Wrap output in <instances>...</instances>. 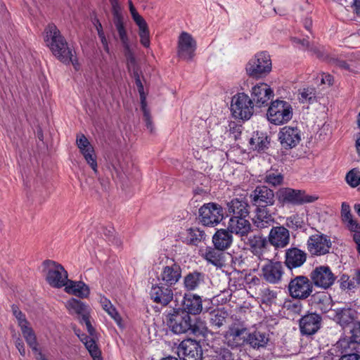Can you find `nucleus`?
<instances>
[{
  "label": "nucleus",
  "mask_w": 360,
  "mask_h": 360,
  "mask_svg": "<svg viewBox=\"0 0 360 360\" xmlns=\"http://www.w3.org/2000/svg\"><path fill=\"white\" fill-rule=\"evenodd\" d=\"M293 115L291 104L285 101L276 100L271 103L266 113L268 120L275 125L288 122Z\"/></svg>",
  "instance_id": "39448f33"
},
{
  "label": "nucleus",
  "mask_w": 360,
  "mask_h": 360,
  "mask_svg": "<svg viewBox=\"0 0 360 360\" xmlns=\"http://www.w3.org/2000/svg\"><path fill=\"white\" fill-rule=\"evenodd\" d=\"M285 224L292 229H298L302 227L303 221L297 214H293L287 217Z\"/></svg>",
  "instance_id": "864d4df0"
},
{
  "label": "nucleus",
  "mask_w": 360,
  "mask_h": 360,
  "mask_svg": "<svg viewBox=\"0 0 360 360\" xmlns=\"http://www.w3.org/2000/svg\"><path fill=\"white\" fill-rule=\"evenodd\" d=\"M247 245L250 251L259 259H264V254L267 252L268 241L261 235L250 236L248 238Z\"/></svg>",
  "instance_id": "c85d7f7f"
},
{
  "label": "nucleus",
  "mask_w": 360,
  "mask_h": 360,
  "mask_svg": "<svg viewBox=\"0 0 360 360\" xmlns=\"http://www.w3.org/2000/svg\"><path fill=\"white\" fill-rule=\"evenodd\" d=\"M228 316L226 311L221 309H214L209 313V321L212 327L221 328L225 323Z\"/></svg>",
  "instance_id": "ea45409f"
},
{
  "label": "nucleus",
  "mask_w": 360,
  "mask_h": 360,
  "mask_svg": "<svg viewBox=\"0 0 360 360\" xmlns=\"http://www.w3.org/2000/svg\"><path fill=\"white\" fill-rule=\"evenodd\" d=\"M133 74H134V77L135 78L136 85L137 86L138 91L140 95L141 105L146 103V96L144 92L143 85L140 79L139 71H134V72H133Z\"/></svg>",
  "instance_id": "5fc2aeb1"
},
{
  "label": "nucleus",
  "mask_w": 360,
  "mask_h": 360,
  "mask_svg": "<svg viewBox=\"0 0 360 360\" xmlns=\"http://www.w3.org/2000/svg\"><path fill=\"white\" fill-rule=\"evenodd\" d=\"M249 204L245 199L233 198L227 203L229 213L231 217H249Z\"/></svg>",
  "instance_id": "c756f323"
},
{
  "label": "nucleus",
  "mask_w": 360,
  "mask_h": 360,
  "mask_svg": "<svg viewBox=\"0 0 360 360\" xmlns=\"http://www.w3.org/2000/svg\"><path fill=\"white\" fill-rule=\"evenodd\" d=\"M335 278L328 266H317L311 273V279L314 284L323 289L329 288L334 283Z\"/></svg>",
  "instance_id": "dca6fc26"
},
{
  "label": "nucleus",
  "mask_w": 360,
  "mask_h": 360,
  "mask_svg": "<svg viewBox=\"0 0 360 360\" xmlns=\"http://www.w3.org/2000/svg\"><path fill=\"white\" fill-rule=\"evenodd\" d=\"M356 282L354 278H351L346 274H342L338 276L337 283L339 284L342 290H352L356 288Z\"/></svg>",
  "instance_id": "a18cd8bd"
},
{
  "label": "nucleus",
  "mask_w": 360,
  "mask_h": 360,
  "mask_svg": "<svg viewBox=\"0 0 360 360\" xmlns=\"http://www.w3.org/2000/svg\"><path fill=\"white\" fill-rule=\"evenodd\" d=\"M283 181V174L275 170L268 171L264 177V182L274 186L281 185Z\"/></svg>",
  "instance_id": "de8ad7c7"
},
{
  "label": "nucleus",
  "mask_w": 360,
  "mask_h": 360,
  "mask_svg": "<svg viewBox=\"0 0 360 360\" xmlns=\"http://www.w3.org/2000/svg\"><path fill=\"white\" fill-rule=\"evenodd\" d=\"M65 307L70 314L77 315L81 324L86 326L89 335L82 333L79 330H75V333L84 345L93 360H103L101 351L97 344L98 338L96 330L90 321L89 307L75 298L68 300Z\"/></svg>",
  "instance_id": "f257e3e1"
},
{
  "label": "nucleus",
  "mask_w": 360,
  "mask_h": 360,
  "mask_svg": "<svg viewBox=\"0 0 360 360\" xmlns=\"http://www.w3.org/2000/svg\"><path fill=\"white\" fill-rule=\"evenodd\" d=\"M106 312L111 316V318L114 319L118 326H121L122 318L115 307H112L110 309H108L106 311Z\"/></svg>",
  "instance_id": "680f3d73"
},
{
  "label": "nucleus",
  "mask_w": 360,
  "mask_h": 360,
  "mask_svg": "<svg viewBox=\"0 0 360 360\" xmlns=\"http://www.w3.org/2000/svg\"><path fill=\"white\" fill-rule=\"evenodd\" d=\"M278 140L285 149L295 148L301 141V131L297 127H283L278 132Z\"/></svg>",
  "instance_id": "6ab92c4d"
},
{
  "label": "nucleus",
  "mask_w": 360,
  "mask_h": 360,
  "mask_svg": "<svg viewBox=\"0 0 360 360\" xmlns=\"http://www.w3.org/2000/svg\"><path fill=\"white\" fill-rule=\"evenodd\" d=\"M110 5L112 7V13L113 15V23L117 32L119 39L123 47L127 46V45L130 44V41L127 35L126 27L124 26L123 16L121 13L120 5L119 2Z\"/></svg>",
  "instance_id": "5701e85b"
},
{
  "label": "nucleus",
  "mask_w": 360,
  "mask_h": 360,
  "mask_svg": "<svg viewBox=\"0 0 360 360\" xmlns=\"http://www.w3.org/2000/svg\"><path fill=\"white\" fill-rule=\"evenodd\" d=\"M333 319L342 328L352 323L354 320V311L349 308H338L333 310Z\"/></svg>",
  "instance_id": "4c0bfd02"
},
{
  "label": "nucleus",
  "mask_w": 360,
  "mask_h": 360,
  "mask_svg": "<svg viewBox=\"0 0 360 360\" xmlns=\"http://www.w3.org/2000/svg\"><path fill=\"white\" fill-rule=\"evenodd\" d=\"M285 307L294 314H300L302 306L300 300L289 301L285 303Z\"/></svg>",
  "instance_id": "bf43d9fd"
},
{
  "label": "nucleus",
  "mask_w": 360,
  "mask_h": 360,
  "mask_svg": "<svg viewBox=\"0 0 360 360\" xmlns=\"http://www.w3.org/2000/svg\"><path fill=\"white\" fill-rule=\"evenodd\" d=\"M246 331V328L240 322H235L229 326V328L224 334V340L231 347H238L240 346L243 342V337Z\"/></svg>",
  "instance_id": "aec40b11"
},
{
  "label": "nucleus",
  "mask_w": 360,
  "mask_h": 360,
  "mask_svg": "<svg viewBox=\"0 0 360 360\" xmlns=\"http://www.w3.org/2000/svg\"><path fill=\"white\" fill-rule=\"evenodd\" d=\"M311 305L322 313L329 311L332 307L329 296L325 293H316L311 298Z\"/></svg>",
  "instance_id": "e433bc0d"
},
{
  "label": "nucleus",
  "mask_w": 360,
  "mask_h": 360,
  "mask_svg": "<svg viewBox=\"0 0 360 360\" xmlns=\"http://www.w3.org/2000/svg\"><path fill=\"white\" fill-rule=\"evenodd\" d=\"M124 56L127 59V67L129 70H132L133 72L134 71H138L136 68V60L133 53V51L131 48V45H127V46H124Z\"/></svg>",
  "instance_id": "603ef678"
},
{
  "label": "nucleus",
  "mask_w": 360,
  "mask_h": 360,
  "mask_svg": "<svg viewBox=\"0 0 360 360\" xmlns=\"http://www.w3.org/2000/svg\"><path fill=\"white\" fill-rule=\"evenodd\" d=\"M221 249L212 247H207L205 249L200 250V255L209 263L216 266H221L224 262V255Z\"/></svg>",
  "instance_id": "7c9ffc66"
},
{
  "label": "nucleus",
  "mask_w": 360,
  "mask_h": 360,
  "mask_svg": "<svg viewBox=\"0 0 360 360\" xmlns=\"http://www.w3.org/2000/svg\"><path fill=\"white\" fill-rule=\"evenodd\" d=\"M276 298V292L268 288L260 289L259 293V299L262 304L271 305L275 302Z\"/></svg>",
  "instance_id": "09e8293b"
},
{
  "label": "nucleus",
  "mask_w": 360,
  "mask_h": 360,
  "mask_svg": "<svg viewBox=\"0 0 360 360\" xmlns=\"http://www.w3.org/2000/svg\"><path fill=\"white\" fill-rule=\"evenodd\" d=\"M333 242L329 236L320 231L311 235L307 241V248L311 256L320 257L328 254Z\"/></svg>",
  "instance_id": "1a4fd4ad"
},
{
  "label": "nucleus",
  "mask_w": 360,
  "mask_h": 360,
  "mask_svg": "<svg viewBox=\"0 0 360 360\" xmlns=\"http://www.w3.org/2000/svg\"><path fill=\"white\" fill-rule=\"evenodd\" d=\"M20 329L27 345L32 348V350L37 351L38 344L37 342V338L34 330L30 326V323L20 327Z\"/></svg>",
  "instance_id": "79ce46f5"
},
{
  "label": "nucleus",
  "mask_w": 360,
  "mask_h": 360,
  "mask_svg": "<svg viewBox=\"0 0 360 360\" xmlns=\"http://www.w3.org/2000/svg\"><path fill=\"white\" fill-rule=\"evenodd\" d=\"M230 110L234 118L248 120L254 112L252 100L245 93H238L231 98Z\"/></svg>",
  "instance_id": "6e6552de"
},
{
  "label": "nucleus",
  "mask_w": 360,
  "mask_h": 360,
  "mask_svg": "<svg viewBox=\"0 0 360 360\" xmlns=\"http://www.w3.org/2000/svg\"><path fill=\"white\" fill-rule=\"evenodd\" d=\"M272 68L269 54L266 51L256 53L247 63V74L253 78L259 79L268 75Z\"/></svg>",
  "instance_id": "423d86ee"
},
{
  "label": "nucleus",
  "mask_w": 360,
  "mask_h": 360,
  "mask_svg": "<svg viewBox=\"0 0 360 360\" xmlns=\"http://www.w3.org/2000/svg\"><path fill=\"white\" fill-rule=\"evenodd\" d=\"M182 311H186L187 314H199L202 310V301L200 296L196 294L188 293L185 294L182 303Z\"/></svg>",
  "instance_id": "bb28decb"
},
{
  "label": "nucleus",
  "mask_w": 360,
  "mask_h": 360,
  "mask_svg": "<svg viewBox=\"0 0 360 360\" xmlns=\"http://www.w3.org/2000/svg\"><path fill=\"white\" fill-rule=\"evenodd\" d=\"M128 3H129V8L130 13H131L132 19L134 20L135 23L144 20L143 18L141 15H140L139 14V13L136 11L132 1L131 0H129Z\"/></svg>",
  "instance_id": "052dcab7"
},
{
  "label": "nucleus",
  "mask_w": 360,
  "mask_h": 360,
  "mask_svg": "<svg viewBox=\"0 0 360 360\" xmlns=\"http://www.w3.org/2000/svg\"><path fill=\"white\" fill-rule=\"evenodd\" d=\"M204 281V274L193 271L188 274L184 278V288L188 291L196 290Z\"/></svg>",
  "instance_id": "58836bf2"
},
{
  "label": "nucleus",
  "mask_w": 360,
  "mask_h": 360,
  "mask_svg": "<svg viewBox=\"0 0 360 360\" xmlns=\"http://www.w3.org/2000/svg\"><path fill=\"white\" fill-rule=\"evenodd\" d=\"M249 143L251 149L261 152L269 148L270 140L266 133L256 131L250 139Z\"/></svg>",
  "instance_id": "c9c22d12"
},
{
  "label": "nucleus",
  "mask_w": 360,
  "mask_h": 360,
  "mask_svg": "<svg viewBox=\"0 0 360 360\" xmlns=\"http://www.w3.org/2000/svg\"><path fill=\"white\" fill-rule=\"evenodd\" d=\"M167 323L170 330L175 334H182L189 332L191 327V318L186 311L180 309L169 314L167 318Z\"/></svg>",
  "instance_id": "9b49d317"
},
{
  "label": "nucleus",
  "mask_w": 360,
  "mask_h": 360,
  "mask_svg": "<svg viewBox=\"0 0 360 360\" xmlns=\"http://www.w3.org/2000/svg\"><path fill=\"white\" fill-rule=\"evenodd\" d=\"M188 333L196 336H205L208 333V328L205 321L199 318L195 319L194 321H191V327Z\"/></svg>",
  "instance_id": "c03bdc74"
},
{
  "label": "nucleus",
  "mask_w": 360,
  "mask_h": 360,
  "mask_svg": "<svg viewBox=\"0 0 360 360\" xmlns=\"http://www.w3.org/2000/svg\"><path fill=\"white\" fill-rule=\"evenodd\" d=\"M154 265L162 266V269L157 278L158 282L166 286L175 285L181 278L180 265L165 254L160 255L154 259Z\"/></svg>",
  "instance_id": "7ed1b4c3"
},
{
  "label": "nucleus",
  "mask_w": 360,
  "mask_h": 360,
  "mask_svg": "<svg viewBox=\"0 0 360 360\" xmlns=\"http://www.w3.org/2000/svg\"><path fill=\"white\" fill-rule=\"evenodd\" d=\"M15 347L20 352V355L25 356L26 354L25 345L22 340L19 338L15 340Z\"/></svg>",
  "instance_id": "0e129e2a"
},
{
  "label": "nucleus",
  "mask_w": 360,
  "mask_h": 360,
  "mask_svg": "<svg viewBox=\"0 0 360 360\" xmlns=\"http://www.w3.org/2000/svg\"><path fill=\"white\" fill-rule=\"evenodd\" d=\"M197 42L192 35L186 32H182L178 38L177 55L186 61H191L195 54Z\"/></svg>",
  "instance_id": "f8f14e48"
},
{
  "label": "nucleus",
  "mask_w": 360,
  "mask_h": 360,
  "mask_svg": "<svg viewBox=\"0 0 360 360\" xmlns=\"http://www.w3.org/2000/svg\"><path fill=\"white\" fill-rule=\"evenodd\" d=\"M290 240V231L283 226H273L268 235V242L276 249L285 248Z\"/></svg>",
  "instance_id": "412c9836"
},
{
  "label": "nucleus",
  "mask_w": 360,
  "mask_h": 360,
  "mask_svg": "<svg viewBox=\"0 0 360 360\" xmlns=\"http://www.w3.org/2000/svg\"><path fill=\"white\" fill-rule=\"evenodd\" d=\"M205 232L199 228L191 227L186 230L183 236V242L189 245H198L205 240Z\"/></svg>",
  "instance_id": "473e14b6"
},
{
  "label": "nucleus",
  "mask_w": 360,
  "mask_h": 360,
  "mask_svg": "<svg viewBox=\"0 0 360 360\" xmlns=\"http://www.w3.org/2000/svg\"><path fill=\"white\" fill-rule=\"evenodd\" d=\"M277 199L283 206L285 205H299L314 202L318 199L316 195H309L304 191L291 188H281L276 193Z\"/></svg>",
  "instance_id": "0eeeda50"
},
{
  "label": "nucleus",
  "mask_w": 360,
  "mask_h": 360,
  "mask_svg": "<svg viewBox=\"0 0 360 360\" xmlns=\"http://www.w3.org/2000/svg\"><path fill=\"white\" fill-rule=\"evenodd\" d=\"M316 91L314 87H307L301 90L300 100L302 103H313L316 100Z\"/></svg>",
  "instance_id": "3c124183"
},
{
  "label": "nucleus",
  "mask_w": 360,
  "mask_h": 360,
  "mask_svg": "<svg viewBox=\"0 0 360 360\" xmlns=\"http://www.w3.org/2000/svg\"><path fill=\"white\" fill-rule=\"evenodd\" d=\"M341 212L342 220L352 216L350 212V207L346 202H342Z\"/></svg>",
  "instance_id": "e2e57ef3"
},
{
  "label": "nucleus",
  "mask_w": 360,
  "mask_h": 360,
  "mask_svg": "<svg viewBox=\"0 0 360 360\" xmlns=\"http://www.w3.org/2000/svg\"><path fill=\"white\" fill-rule=\"evenodd\" d=\"M251 96L252 102L258 107H262L268 104L274 96V91L269 84L261 82L252 86Z\"/></svg>",
  "instance_id": "b1692460"
},
{
  "label": "nucleus",
  "mask_w": 360,
  "mask_h": 360,
  "mask_svg": "<svg viewBox=\"0 0 360 360\" xmlns=\"http://www.w3.org/2000/svg\"><path fill=\"white\" fill-rule=\"evenodd\" d=\"M199 219L203 225L214 226L224 219V210L219 204L205 203L199 209Z\"/></svg>",
  "instance_id": "9d476101"
},
{
  "label": "nucleus",
  "mask_w": 360,
  "mask_h": 360,
  "mask_svg": "<svg viewBox=\"0 0 360 360\" xmlns=\"http://www.w3.org/2000/svg\"><path fill=\"white\" fill-rule=\"evenodd\" d=\"M347 184L352 188H356L360 185V170L353 168L345 176Z\"/></svg>",
  "instance_id": "8fccbe9b"
},
{
  "label": "nucleus",
  "mask_w": 360,
  "mask_h": 360,
  "mask_svg": "<svg viewBox=\"0 0 360 360\" xmlns=\"http://www.w3.org/2000/svg\"><path fill=\"white\" fill-rule=\"evenodd\" d=\"M44 272L48 284L54 288L65 287L68 282V274L59 263L46 259L43 262Z\"/></svg>",
  "instance_id": "20e7f679"
},
{
  "label": "nucleus",
  "mask_w": 360,
  "mask_h": 360,
  "mask_svg": "<svg viewBox=\"0 0 360 360\" xmlns=\"http://www.w3.org/2000/svg\"><path fill=\"white\" fill-rule=\"evenodd\" d=\"M231 233L227 229L218 230L212 237L214 246L222 250L229 248L232 243Z\"/></svg>",
  "instance_id": "f704fd0d"
},
{
  "label": "nucleus",
  "mask_w": 360,
  "mask_h": 360,
  "mask_svg": "<svg viewBox=\"0 0 360 360\" xmlns=\"http://www.w3.org/2000/svg\"><path fill=\"white\" fill-rule=\"evenodd\" d=\"M212 360H233V354L231 350L225 347H217L212 354Z\"/></svg>",
  "instance_id": "49530a36"
},
{
  "label": "nucleus",
  "mask_w": 360,
  "mask_h": 360,
  "mask_svg": "<svg viewBox=\"0 0 360 360\" xmlns=\"http://www.w3.org/2000/svg\"><path fill=\"white\" fill-rule=\"evenodd\" d=\"M172 287L161 284L160 282L152 285L150 292V298L155 303L167 305L173 299Z\"/></svg>",
  "instance_id": "393cba45"
},
{
  "label": "nucleus",
  "mask_w": 360,
  "mask_h": 360,
  "mask_svg": "<svg viewBox=\"0 0 360 360\" xmlns=\"http://www.w3.org/2000/svg\"><path fill=\"white\" fill-rule=\"evenodd\" d=\"M352 340L354 342L360 345V324L352 330Z\"/></svg>",
  "instance_id": "69168bd1"
},
{
  "label": "nucleus",
  "mask_w": 360,
  "mask_h": 360,
  "mask_svg": "<svg viewBox=\"0 0 360 360\" xmlns=\"http://www.w3.org/2000/svg\"><path fill=\"white\" fill-rule=\"evenodd\" d=\"M347 228L354 233H356L360 231V224L351 216L342 220Z\"/></svg>",
  "instance_id": "6e6d98bb"
},
{
  "label": "nucleus",
  "mask_w": 360,
  "mask_h": 360,
  "mask_svg": "<svg viewBox=\"0 0 360 360\" xmlns=\"http://www.w3.org/2000/svg\"><path fill=\"white\" fill-rule=\"evenodd\" d=\"M252 203L257 207H267L275 202L273 190L265 186H257L250 195Z\"/></svg>",
  "instance_id": "2eb2a0df"
},
{
  "label": "nucleus",
  "mask_w": 360,
  "mask_h": 360,
  "mask_svg": "<svg viewBox=\"0 0 360 360\" xmlns=\"http://www.w3.org/2000/svg\"><path fill=\"white\" fill-rule=\"evenodd\" d=\"M227 228L231 233L244 236L251 231V224L248 217H231Z\"/></svg>",
  "instance_id": "cd10ccee"
},
{
  "label": "nucleus",
  "mask_w": 360,
  "mask_h": 360,
  "mask_svg": "<svg viewBox=\"0 0 360 360\" xmlns=\"http://www.w3.org/2000/svg\"><path fill=\"white\" fill-rule=\"evenodd\" d=\"M264 278L269 283L276 284L281 281L284 274L282 262L267 259L262 266Z\"/></svg>",
  "instance_id": "a211bd4d"
},
{
  "label": "nucleus",
  "mask_w": 360,
  "mask_h": 360,
  "mask_svg": "<svg viewBox=\"0 0 360 360\" xmlns=\"http://www.w3.org/2000/svg\"><path fill=\"white\" fill-rule=\"evenodd\" d=\"M141 110L143 112L144 120L146 122V125L147 129L150 130V132L153 131V124L151 120V117L150 115L149 109L147 107V103L141 104Z\"/></svg>",
  "instance_id": "13d9d810"
},
{
  "label": "nucleus",
  "mask_w": 360,
  "mask_h": 360,
  "mask_svg": "<svg viewBox=\"0 0 360 360\" xmlns=\"http://www.w3.org/2000/svg\"><path fill=\"white\" fill-rule=\"evenodd\" d=\"M248 341L252 347L259 348L267 344L269 338L264 333L254 331L249 334Z\"/></svg>",
  "instance_id": "a19ab883"
},
{
  "label": "nucleus",
  "mask_w": 360,
  "mask_h": 360,
  "mask_svg": "<svg viewBox=\"0 0 360 360\" xmlns=\"http://www.w3.org/2000/svg\"><path fill=\"white\" fill-rule=\"evenodd\" d=\"M76 144L86 163L96 173L98 171L96 155L94 148L89 141L83 134H79L77 135Z\"/></svg>",
  "instance_id": "f3484780"
},
{
  "label": "nucleus",
  "mask_w": 360,
  "mask_h": 360,
  "mask_svg": "<svg viewBox=\"0 0 360 360\" xmlns=\"http://www.w3.org/2000/svg\"><path fill=\"white\" fill-rule=\"evenodd\" d=\"M339 360H360V355L356 353H351L342 355Z\"/></svg>",
  "instance_id": "338daca9"
},
{
  "label": "nucleus",
  "mask_w": 360,
  "mask_h": 360,
  "mask_svg": "<svg viewBox=\"0 0 360 360\" xmlns=\"http://www.w3.org/2000/svg\"><path fill=\"white\" fill-rule=\"evenodd\" d=\"M334 358L330 354H321L315 357L311 358L309 360H333Z\"/></svg>",
  "instance_id": "774afa93"
},
{
  "label": "nucleus",
  "mask_w": 360,
  "mask_h": 360,
  "mask_svg": "<svg viewBox=\"0 0 360 360\" xmlns=\"http://www.w3.org/2000/svg\"><path fill=\"white\" fill-rule=\"evenodd\" d=\"M65 291L80 298H86L90 294V290L87 285L82 281H74L69 280L65 287Z\"/></svg>",
  "instance_id": "2f4dec72"
},
{
  "label": "nucleus",
  "mask_w": 360,
  "mask_h": 360,
  "mask_svg": "<svg viewBox=\"0 0 360 360\" xmlns=\"http://www.w3.org/2000/svg\"><path fill=\"white\" fill-rule=\"evenodd\" d=\"M44 41L52 53L63 63H72L76 70L79 69V63L74 58L75 51L70 48L60 30L53 24H49L44 31Z\"/></svg>",
  "instance_id": "f03ea898"
},
{
  "label": "nucleus",
  "mask_w": 360,
  "mask_h": 360,
  "mask_svg": "<svg viewBox=\"0 0 360 360\" xmlns=\"http://www.w3.org/2000/svg\"><path fill=\"white\" fill-rule=\"evenodd\" d=\"M177 354L182 360H202V351L197 341L186 339L179 344Z\"/></svg>",
  "instance_id": "4468645a"
},
{
  "label": "nucleus",
  "mask_w": 360,
  "mask_h": 360,
  "mask_svg": "<svg viewBox=\"0 0 360 360\" xmlns=\"http://www.w3.org/2000/svg\"><path fill=\"white\" fill-rule=\"evenodd\" d=\"M274 221L272 215L266 207H257L253 219L254 224L259 229H264L270 226Z\"/></svg>",
  "instance_id": "72a5a7b5"
},
{
  "label": "nucleus",
  "mask_w": 360,
  "mask_h": 360,
  "mask_svg": "<svg viewBox=\"0 0 360 360\" xmlns=\"http://www.w3.org/2000/svg\"><path fill=\"white\" fill-rule=\"evenodd\" d=\"M139 27V35L141 44L146 48H148L150 44V32L148 25L145 20L136 23Z\"/></svg>",
  "instance_id": "37998d69"
},
{
  "label": "nucleus",
  "mask_w": 360,
  "mask_h": 360,
  "mask_svg": "<svg viewBox=\"0 0 360 360\" xmlns=\"http://www.w3.org/2000/svg\"><path fill=\"white\" fill-rule=\"evenodd\" d=\"M312 283L304 276H297L292 279L288 284L290 295L296 299H306L312 292Z\"/></svg>",
  "instance_id": "ddd939ff"
},
{
  "label": "nucleus",
  "mask_w": 360,
  "mask_h": 360,
  "mask_svg": "<svg viewBox=\"0 0 360 360\" xmlns=\"http://www.w3.org/2000/svg\"><path fill=\"white\" fill-rule=\"evenodd\" d=\"M12 311L14 316L16 318L18 321V324L19 327H22L23 326L29 323L27 321L25 314L22 313V311L18 309V307L15 305L12 306Z\"/></svg>",
  "instance_id": "4d7b16f0"
},
{
  "label": "nucleus",
  "mask_w": 360,
  "mask_h": 360,
  "mask_svg": "<svg viewBox=\"0 0 360 360\" xmlns=\"http://www.w3.org/2000/svg\"><path fill=\"white\" fill-rule=\"evenodd\" d=\"M285 266L292 270L301 267L307 261V252L296 247H291L285 250L284 255Z\"/></svg>",
  "instance_id": "4be33fe9"
},
{
  "label": "nucleus",
  "mask_w": 360,
  "mask_h": 360,
  "mask_svg": "<svg viewBox=\"0 0 360 360\" xmlns=\"http://www.w3.org/2000/svg\"><path fill=\"white\" fill-rule=\"evenodd\" d=\"M321 317L316 313H309L300 319V329L303 335L316 333L321 327Z\"/></svg>",
  "instance_id": "a878e982"
}]
</instances>
